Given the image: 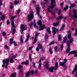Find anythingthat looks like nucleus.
Here are the masks:
<instances>
[{
  "label": "nucleus",
  "instance_id": "18",
  "mask_svg": "<svg viewBox=\"0 0 77 77\" xmlns=\"http://www.w3.org/2000/svg\"><path fill=\"white\" fill-rule=\"evenodd\" d=\"M59 24V22L58 21L57 22V23H53V26H58Z\"/></svg>",
  "mask_w": 77,
  "mask_h": 77
},
{
  "label": "nucleus",
  "instance_id": "36",
  "mask_svg": "<svg viewBox=\"0 0 77 77\" xmlns=\"http://www.w3.org/2000/svg\"><path fill=\"white\" fill-rule=\"evenodd\" d=\"M68 6H66V7L64 9V11H66V10L68 9Z\"/></svg>",
  "mask_w": 77,
  "mask_h": 77
},
{
  "label": "nucleus",
  "instance_id": "38",
  "mask_svg": "<svg viewBox=\"0 0 77 77\" xmlns=\"http://www.w3.org/2000/svg\"><path fill=\"white\" fill-rule=\"evenodd\" d=\"M70 6H71L72 8H74L75 6V5H74V4H71L70 5Z\"/></svg>",
  "mask_w": 77,
  "mask_h": 77
},
{
  "label": "nucleus",
  "instance_id": "19",
  "mask_svg": "<svg viewBox=\"0 0 77 77\" xmlns=\"http://www.w3.org/2000/svg\"><path fill=\"white\" fill-rule=\"evenodd\" d=\"M66 39H67V37L65 36L64 38V40H63V43H65L66 42Z\"/></svg>",
  "mask_w": 77,
  "mask_h": 77
},
{
  "label": "nucleus",
  "instance_id": "26",
  "mask_svg": "<svg viewBox=\"0 0 77 77\" xmlns=\"http://www.w3.org/2000/svg\"><path fill=\"white\" fill-rule=\"evenodd\" d=\"M38 48H42V45L41 44H38Z\"/></svg>",
  "mask_w": 77,
  "mask_h": 77
},
{
  "label": "nucleus",
  "instance_id": "46",
  "mask_svg": "<svg viewBox=\"0 0 77 77\" xmlns=\"http://www.w3.org/2000/svg\"><path fill=\"white\" fill-rule=\"evenodd\" d=\"M5 48L6 50H8V46H7V45H5Z\"/></svg>",
  "mask_w": 77,
  "mask_h": 77
},
{
  "label": "nucleus",
  "instance_id": "1",
  "mask_svg": "<svg viewBox=\"0 0 77 77\" xmlns=\"http://www.w3.org/2000/svg\"><path fill=\"white\" fill-rule=\"evenodd\" d=\"M56 6V2L55 0H51V6L48 8L47 9V11L48 12L50 11V9H53Z\"/></svg>",
  "mask_w": 77,
  "mask_h": 77
},
{
  "label": "nucleus",
  "instance_id": "10",
  "mask_svg": "<svg viewBox=\"0 0 77 77\" xmlns=\"http://www.w3.org/2000/svg\"><path fill=\"white\" fill-rule=\"evenodd\" d=\"M74 53H77V51L75 50L70 52L68 56H69V55H71V54H74Z\"/></svg>",
  "mask_w": 77,
  "mask_h": 77
},
{
  "label": "nucleus",
  "instance_id": "53",
  "mask_svg": "<svg viewBox=\"0 0 77 77\" xmlns=\"http://www.w3.org/2000/svg\"><path fill=\"white\" fill-rule=\"evenodd\" d=\"M33 23H31L30 24H29L30 25V27H31L32 26H33Z\"/></svg>",
  "mask_w": 77,
  "mask_h": 77
},
{
  "label": "nucleus",
  "instance_id": "2",
  "mask_svg": "<svg viewBox=\"0 0 77 77\" xmlns=\"http://www.w3.org/2000/svg\"><path fill=\"white\" fill-rule=\"evenodd\" d=\"M73 41V38H70L69 39V41H68L67 42V45L68 46V48H67L66 50V52L67 53H69V51H70V46L71 45H70V44L72 43V41Z\"/></svg>",
  "mask_w": 77,
  "mask_h": 77
},
{
  "label": "nucleus",
  "instance_id": "9",
  "mask_svg": "<svg viewBox=\"0 0 77 77\" xmlns=\"http://www.w3.org/2000/svg\"><path fill=\"white\" fill-rule=\"evenodd\" d=\"M59 29H56V28L54 27H53L52 28V32L53 33V35H54L56 33V32H57V31Z\"/></svg>",
  "mask_w": 77,
  "mask_h": 77
},
{
  "label": "nucleus",
  "instance_id": "27",
  "mask_svg": "<svg viewBox=\"0 0 77 77\" xmlns=\"http://www.w3.org/2000/svg\"><path fill=\"white\" fill-rule=\"evenodd\" d=\"M64 27H65V25H63L62 26V28L60 29V30H64Z\"/></svg>",
  "mask_w": 77,
  "mask_h": 77
},
{
  "label": "nucleus",
  "instance_id": "13",
  "mask_svg": "<svg viewBox=\"0 0 77 77\" xmlns=\"http://www.w3.org/2000/svg\"><path fill=\"white\" fill-rule=\"evenodd\" d=\"M40 4H41V5H42V8H43V9H45V5L46 4L45 3H42V2H40Z\"/></svg>",
  "mask_w": 77,
  "mask_h": 77
},
{
  "label": "nucleus",
  "instance_id": "48",
  "mask_svg": "<svg viewBox=\"0 0 77 77\" xmlns=\"http://www.w3.org/2000/svg\"><path fill=\"white\" fill-rule=\"evenodd\" d=\"M71 34H69L67 36L68 38H71Z\"/></svg>",
  "mask_w": 77,
  "mask_h": 77
},
{
  "label": "nucleus",
  "instance_id": "32",
  "mask_svg": "<svg viewBox=\"0 0 77 77\" xmlns=\"http://www.w3.org/2000/svg\"><path fill=\"white\" fill-rule=\"evenodd\" d=\"M25 65H29V60H27L25 62Z\"/></svg>",
  "mask_w": 77,
  "mask_h": 77
},
{
  "label": "nucleus",
  "instance_id": "7",
  "mask_svg": "<svg viewBox=\"0 0 77 77\" xmlns=\"http://www.w3.org/2000/svg\"><path fill=\"white\" fill-rule=\"evenodd\" d=\"M40 12V8L39 7H37L36 8V14L38 15V17H39L40 18H41L42 16L40 15L39 14V12Z\"/></svg>",
  "mask_w": 77,
  "mask_h": 77
},
{
  "label": "nucleus",
  "instance_id": "15",
  "mask_svg": "<svg viewBox=\"0 0 77 77\" xmlns=\"http://www.w3.org/2000/svg\"><path fill=\"white\" fill-rule=\"evenodd\" d=\"M54 67H51L50 68H49V71L51 72H53V69H54Z\"/></svg>",
  "mask_w": 77,
  "mask_h": 77
},
{
  "label": "nucleus",
  "instance_id": "54",
  "mask_svg": "<svg viewBox=\"0 0 77 77\" xmlns=\"http://www.w3.org/2000/svg\"><path fill=\"white\" fill-rule=\"evenodd\" d=\"M29 60H30L31 62H32V57H31V56H30V55H29Z\"/></svg>",
  "mask_w": 77,
  "mask_h": 77
},
{
  "label": "nucleus",
  "instance_id": "8",
  "mask_svg": "<svg viewBox=\"0 0 77 77\" xmlns=\"http://www.w3.org/2000/svg\"><path fill=\"white\" fill-rule=\"evenodd\" d=\"M73 12L74 13L73 16L72 17V18H76L77 17V15L76 14L77 12V10L76 9L75 11L74 9L73 10Z\"/></svg>",
  "mask_w": 77,
  "mask_h": 77
},
{
  "label": "nucleus",
  "instance_id": "24",
  "mask_svg": "<svg viewBox=\"0 0 77 77\" xmlns=\"http://www.w3.org/2000/svg\"><path fill=\"white\" fill-rule=\"evenodd\" d=\"M10 62L11 63H14V61L13 60V59L11 58H10Z\"/></svg>",
  "mask_w": 77,
  "mask_h": 77
},
{
  "label": "nucleus",
  "instance_id": "61",
  "mask_svg": "<svg viewBox=\"0 0 77 77\" xmlns=\"http://www.w3.org/2000/svg\"><path fill=\"white\" fill-rule=\"evenodd\" d=\"M7 24L8 25L9 24V21L8 20L7 21Z\"/></svg>",
  "mask_w": 77,
  "mask_h": 77
},
{
  "label": "nucleus",
  "instance_id": "59",
  "mask_svg": "<svg viewBox=\"0 0 77 77\" xmlns=\"http://www.w3.org/2000/svg\"><path fill=\"white\" fill-rule=\"evenodd\" d=\"M38 71L37 70H36L35 72V74H38Z\"/></svg>",
  "mask_w": 77,
  "mask_h": 77
},
{
  "label": "nucleus",
  "instance_id": "34",
  "mask_svg": "<svg viewBox=\"0 0 77 77\" xmlns=\"http://www.w3.org/2000/svg\"><path fill=\"white\" fill-rule=\"evenodd\" d=\"M22 67H23V66L21 65H20L18 66V67L17 68V69H21V68H22Z\"/></svg>",
  "mask_w": 77,
  "mask_h": 77
},
{
  "label": "nucleus",
  "instance_id": "5",
  "mask_svg": "<svg viewBox=\"0 0 77 77\" xmlns=\"http://www.w3.org/2000/svg\"><path fill=\"white\" fill-rule=\"evenodd\" d=\"M9 62V59H6L3 61V64H6L5 65V68H7V67L8 66V63Z\"/></svg>",
  "mask_w": 77,
  "mask_h": 77
},
{
  "label": "nucleus",
  "instance_id": "11",
  "mask_svg": "<svg viewBox=\"0 0 77 77\" xmlns=\"http://www.w3.org/2000/svg\"><path fill=\"white\" fill-rule=\"evenodd\" d=\"M11 27H13V28H15V27H16V26H15V24H14V20H11Z\"/></svg>",
  "mask_w": 77,
  "mask_h": 77
},
{
  "label": "nucleus",
  "instance_id": "47",
  "mask_svg": "<svg viewBox=\"0 0 77 77\" xmlns=\"http://www.w3.org/2000/svg\"><path fill=\"white\" fill-rule=\"evenodd\" d=\"M36 42H37V38H36V37H35L34 39V43H35Z\"/></svg>",
  "mask_w": 77,
  "mask_h": 77
},
{
  "label": "nucleus",
  "instance_id": "62",
  "mask_svg": "<svg viewBox=\"0 0 77 77\" xmlns=\"http://www.w3.org/2000/svg\"><path fill=\"white\" fill-rule=\"evenodd\" d=\"M20 10H19L18 11H17V14H19V13H20Z\"/></svg>",
  "mask_w": 77,
  "mask_h": 77
},
{
  "label": "nucleus",
  "instance_id": "64",
  "mask_svg": "<svg viewBox=\"0 0 77 77\" xmlns=\"http://www.w3.org/2000/svg\"><path fill=\"white\" fill-rule=\"evenodd\" d=\"M32 48H33V47H29V50H31L32 49Z\"/></svg>",
  "mask_w": 77,
  "mask_h": 77
},
{
  "label": "nucleus",
  "instance_id": "3",
  "mask_svg": "<svg viewBox=\"0 0 77 77\" xmlns=\"http://www.w3.org/2000/svg\"><path fill=\"white\" fill-rule=\"evenodd\" d=\"M37 23L38 25H40V27L39 28V31H41V30H44V28H45L44 27L45 26V25L44 24L42 25V23L41 20H39Z\"/></svg>",
  "mask_w": 77,
  "mask_h": 77
},
{
  "label": "nucleus",
  "instance_id": "31",
  "mask_svg": "<svg viewBox=\"0 0 77 77\" xmlns=\"http://www.w3.org/2000/svg\"><path fill=\"white\" fill-rule=\"evenodd\" d=\"M10 44H12L13 43V39L12 38H11L10 39Z\"/></svg>",
  "mask_w": 77,
  "mask_h": 77
},
{
  "label": "nucleus",
  "instance_id": "39",
  "mask_svg": "<svg viewBox=\"0 0 77 77\" xmlns=\"http://www.w3.org/2000/svg\"><path fill=\"white\" fill-rule=\"evenodd\" d=\"M49 51L50 54H52V53H53V51H52V50H51V48H50Z\"/></svg>",
  "mask_w": 77,
  "mask_h": 77
},
{
  "label": "nucleus",
  "instance_id": "49",
  "mask_svg": "<svg viewBox=\"0 0 77 77\" xmlns=\"http://www.w3.org/2000/svg\"><path fill=\"white\" fill-rule=\"evenodd\" d=\"M54 43V42H50V44H49L50 45H51L52 44H53Z\"/></svg>",
  "mask_w": 77,
  "mask_h": 77
},
{
  "label": "nucleus",
  "instance_id": "40",
  "mask_svg": "<svg viewBox=\"0 0 77 77\" xmlns=\"http://www.w3.org/2000/svg\"><path fill=\"white\" fill-rule=\"evenodd\" d=\"M1 19H2V20H5V16H2L1 17Z\"/></svg>",
  "mask_w": 77,
  "mask_h": 77
},
{
  "label": "nucleus",
  "instance_id": "35",
  "mask_svg": "<svg viewBox=\"0 0 77 77\" xmlns=\"http://www.w3.org/2000/svg\"><path fill=\"white\" fill-rule=\"evenodd\" d=\"M19 2V1H17V0H15L14 1V4L15 5H17L18 3Z\"/></svg>",
  "mask_w": 77,
  "mask_h": 77
},
{
  "label": "nucleus",
  "instance_id": "44",
  "mask_svg": "<svg viewBox=\"0 0 77 77\" xmlns=\"http://www.w3.org/2000/svg\"><path fill=\"white\" fill-rule=\"evenodd\" d=\"M44 50H45L44 49V48H42L40 50V51H41V53H44Z\"/></svg>",
  "mask_w": 77,
  "mask_h": 77
},
{
  "label": "nucleus",
  "instance_id": "30",
  "mask_svg": "<svg viewBox=\"0 0 77 77\" xmlns=\"http://www.w3.org/2000/svg\"><path fill=\"white\" fill-rule=\"evenodd\" d=\"M20 42L23 43V39L22 37L21 36H20Z\"/></svg>",
  "mask_w": 77,
  "mask_h": 77
},
{
  "label": "nucleus",
  "instance_id": "12",
  "mask_svg": "<svg viewBox=\"0 0 77 77\" xmlns=\"http://www.w3.org/2000/svg\"><path fill=\"white\" fill-rule=\"evenodd\" d=\"M59 65L60 66H66V65L63 62H61L60 61L59 62Z\"/></svg>",
  "mask_w": 77,
  "mask_h": 77
},
{
  "label": "nucleus",
  "instance_id": "21",
  "mask_svg": "<svg viewBox=\"0 0 77 77\" xmlns=\"http://www.w3.org/2000/svg\"><path fill=\"white\" fill-rule=\"evenodd\" d=\"M29 38H30V35H28L27 36L26 38V41H25L26 42H27V41H29Z\"/></svg>",
  "mask_w": 77,
  "mask_h": 77
},
{
  "label": "nucleus",
  "instance_id": "60",
  "mask_svg": "<svg viewBox=\"0 0 77 77\" xmlns=\"http://www.w3.org/2000/svg\"><path fill=\"white\" fill-rule=\"evenodd\" d=\"M10 9H13V6H12V5H10Z\"/></svg>",
  "mask_w": 77,
  "mask_h": 77
},
{
  "label": "nucleus",
  "instance_id": "58",
  "mask_svg": "<svg viewBox=\"0 0 77 77\" xmlns=\"http://www.w3.org/2000/svg\"><path fill=\"white\" fill-rule=\"evenodd\" d=\"M75 55H74V57H76L77 56V53H74Z\"/></svg>",
  "mask_w": 77,
  "mask_h": 77
},
{
  "label": "nucleus",
  "instance_id": "28",
  "mask_svg": "<svg viewBox=\"0 0 77 77\" xmlns=\"http://www.w3.org/2000/svg\"><path fill=\"white\" fill-rule=\"evenodd\" d=\"M15 32H16V29H13L12 32V35H14L15 33Z\"/></svg>",
  "mask_w": 77,
  "mask_h": 77
},
{
  "label": "nucleus",
  "instance_id": "56",
  "mask_svg": "<svg viewBox=\"0 0 77 77\" xmlns=\"http://www.w3.org/2000/svg\"><path fill=\"white\" fill-rule=\"evenodd\" d=\"M32 65L33 67H35V63L34 62H33Z\"/></svg>",
  "mask_w": 77,
  "mask_h": 77
},
{
  "label": "nucleus",
  "instance_id": "6",
  "mask_svg": "<svg viewBox=\"0 0 77 77\" xmlns=\"http://www.w3.org/2000/svg\"><path fill=\"white\" fill-rule=\"evenodd\" d=\"M33 18V12H32L28 15V20H29V21H32V19Z\"/></svg>",
  "mask_w": 77,
  "mask_h": 77
},
{
  "label": "nucleus",
  "instance_id": "51",
  "mask_svg": "<svg viewBox=\"0 0 77 77\" xmlns=\"http://www.w3.org/2000/svg\"><path fill=\"white\" fill-rule=\"evenodd\" d=\"M63 3L62 2L60 4V6L62 8L63 7Z\"/></svg>",
  "mask_w": 77,
  "mask_h": 77
},
{
  "label": "nucleus",
  "instance_id": "25",
  "mask_svg": "<svg viewBox=\"0 0 77 77\" xmlns=\"http://www.w3.org/2000/svg\"><path fill=\"white\" fill-rule=\"evenodd\" d=\"M30 75V72H28L26 74V75L25 77H29Z\"/></svg>",
  "mask_w": 77,
  "mask_h": 77
},
{
  "label": "nucleus",
  "instance_id": "16",
  "mask_svg": "<svg viewBox=\"0 0 77 77\" xmlns=\"http://www.w3.org/2000/svg\"><path fill=\"white\" fill-rule=\"evenodd\" d=\"M17 76V73L14 72L11 75V77H16Z\"/></svg>",
  "mask_w": 77,
  "mask_h": 77
},
{
  "label": "nucleus",
  "instance_id": "50",
  "mask_svg": "<svg viewBox=\"0 0 77 77\" xmlns=\"http://www.w3.org/2000/svg\"><path fill=\"white\" fill-rule=\"evenodd\" d=\"M13 44H14V45H15V46H17V43H16L14 41L13 42Z\"/></svg>",
  "mask_w": 77,
  "mask_h": 77
},
{
  "label": "nucleus",
  "instance_id": "55",
  "mask_svg": "<svg viewBox=\"0 0 77 77\" xmlns=\"http://www.w3.org/2000/svg\"><path fill=\"white\" fill-rule=\"evenodd\" d=\"M3 36H5L6 35V32H2Z\"/></svg>",
  "mask_w": 77,
  "mask_h": 77
},
{
  "label": "nucleus",
  "instance_id": "20",
  "mask_svg": "<svg viewBox=\"0 0 77 77\" xmlns=\"http://www.w3.org/2000/svg\"><path fill=\"white\" fill-rule=\"evenodd\" d=\"M48 62H47L45 64V67L46 68H48V66L49 65V64Z\"/></svg>",
  "mask_w": 77,
  "mask_h": 77
},
{
  "label": "nucleus",
  "instance_id": "33",
  "mask_svg": "<svg viewBox=\"0 0 77 77\" xmlns=\"http://www.w3.org/2000/svg\"><path fill=\"white\" fill-rule=\"evenodd\" d=\"M58 40L59 41H60L61 40L62 37H61V36L60 35H58Z\"/></svg>",
  "mask_w": 77,
  "mask_h": 77
},
{
  "label": "nucleus",
  "instance_id": "45",
  "mask_svg": "<svg viewBox=\"0 0 77 77\" xmlns=\"http://www.w3.org/2000/svg\"><path fill=\"white\" fill-rule=\"evenodd\" d=\"M45 39H48V36L47 35V34L45 35Z\"/></svg>",
  "mask_w": 77,
  "mask_h": 77
},
{
  "label": "nucleus",
  "instance_id": "52",
  "mask_svg": "<svg viewBox=\"0 0 77 77\" xmlns=\"http://www.w3.org/2000/svg\"><path fill=\"white\" fill-rule=\"evenodd\" d=\"M69 16H70V17H71V18H72V17H73V16H72V14H71V12H69Z\"/></svg>",
  "mask_w": 77,
  "mask_h": 77
},
{
  "label": "nucleus",
  "instance_id": "41",
  "mask_svg": "<svg viewBox=\"0 0 77 77\" xmlns=\"http://www.w3.org/2000/svg\"><path fill=\"white\" fill-rule=\"evenodd\" d=\"M67 62V59H65L64 60V63H66V62Z\"/></svg>",
  "mask_w": 77,
  "mask_h": 77
},
{
  "label": "nucleus",
  "instance_id": "57",
  "mask_svg": "<svg viewBox=\"0 0 77 77\" xmlns=\"http://www.w3.org/2000/svg\"><path fill=\"white\" fill-rule=\"evenodd\" d=\"M39 48H36V51H39Z\"/></svg>",
  "mask_w": 77,
  "mask_h": 77
},
{
  "label": "nucleus",
  "instance_id": "29",
  "mask_svg": "<svg viewBox=\"0 0 77 77\" xmlns=\"http://www.w3.org/2000/svg\"><path fill=\"white\" fill-rule=\"evenodd\" d=\"M63 44H62L60 48L61 51H62V50H63Z\"/></svg>",
  "mask_w": 77,
  "mask_h": 77
},
{
  "label": "nucleus",
  "instance_id": "22",
  "mask_svg": "<svg viewBox=\"0 0 77 77\" xmlns=\"http://www.w3.org/2000/svg\"><path fill=\"white\" fill-rule=\"evenodd\" d=\"M63 18V16H61L60 17H57L56 18V19L57 20H59L60 19H62Z\"/></svg>",
  "mask_w": 77,
  "mask_h": 77
},
{
  "label": "nucleus",
  "instance_id": "43",
  "mask_svg": "<svg viewBox=\"0 0 77 77\" xmlns=\"http://www.w3.org/2000/svg\"><path fill=\"white\" fill-rule=\"evenodd\" d=\"M42 64L41 63H40L39 65L38 68L40 69V68H41Z\"/></svg>",
  "mask_w": 77,
  "mask_h": 77
},
{
  "label": "nucleus",
  "instance_id": "14",
  "mask_svg": "<svg viewBox=\"0 0 77 77\" xmlns=\"http://www.w3.org/2000/svg\"><path fill=\"white\" fill-rule=\"evenodd\" d=\"M56 12H58V15H60L61 14V10H59L58 9H56L55 11Z\"/></svg>",
  "mask_w": 77,
  "mask_h": 77
},
{
  "label": "nucleus",
  "instance_id": "4",
  "mask_svg": "<svg viewBox=\"0 0 77 77\" xmlns=\"http://www.w3.org/2000/svg\"><path fill=\"white\" fill-rule=\"evenodd\" d=\"M20 27L21 28V30H20V32L22 34H23L24 30H27V26L26 25L23 24Z\"/></svg>",
  "mask_w": 77,
  "mask_h": 77
},
{
  "label": "nucleus",
  "instance_id": "42",
  "mask_svg": "<svg viewBox=\"0 0 77 77\" xmlns=\"http://www.w3.org/2000/svg\"><path fill=\"white\" fill-rule=\"evenodd\" d=\"M57 47L56 46L55 47L54 51H55V52H56V51H57Z\"/></svg>",
  "mask_w": 77,
  "mask_h": 77
},
{
  "label": "nucleus",
  "instance_id": "63",
  "mask_svg": "<svg viewBox=\"0 0 77 77\" xmlns=\"http://www.w3.org/2000/svg\"><path fill=\"white\" fill-rule=\"evenodd\" d=\"M42 59L43 60H44L45 59V57H42Z\"/></svg>",
  "mask_w": 77,
  "mask_h": 77
},
{
  "label": "nucleus",
  "instance_id": "37",
  "mask_svg": "<svg viewBox=\"0 0 77 77\" xmlns=\"http://www.w3.org/2000/svg\"><path fill=\"white\" fill-rule=\"evenodd\" d=\"M16 17H17L16 16H13L11 18V20H14V19L15 18H16Z\"/></svg>",
  "mask_w": 77,
  "mask_h": 77
},
{
  "label": "nucleus",
  "instance_id": "23",
  "mask_svg": "<svg viewBox=\"0 0 77 77\" xmlns=\"http://www.w3.org/2000/svg\"><path fill=\"white\" fill-rule=\"evenodd\" d=\"M58 67V63H56L55 64V68L56 69H57Z\"/></svg>",
  "mask_w": 77,
  "mask_h": 77
},
{
  "label": "nucleus",
  "instance_id": "17",
  "mask_svg": "<svg viewBox=\"0 0 77 77\" xmlns=\"http://www.w3.org/2000/svg\"><path fill=\"white\" fill-rule=\"evenodd\" d=\"M46 31L47 32H48V33L49 34L51 33V31H50V27H49L46 29Z\"/></svg>",
  "mask_w": 77,
  "mask_h": 77
}]
</instances>
